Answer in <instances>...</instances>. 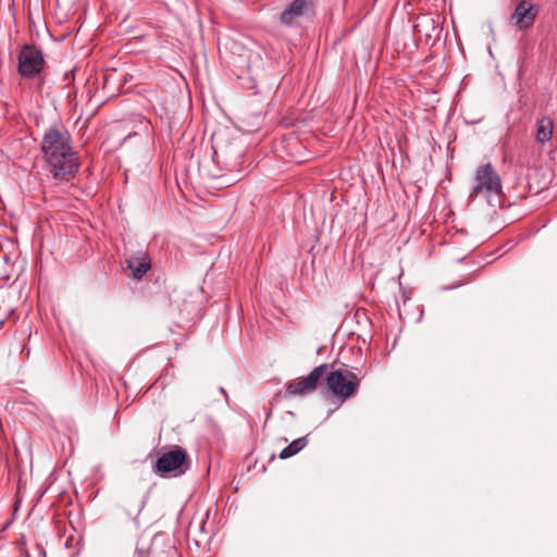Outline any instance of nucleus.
I'll return each mask as SVG.
<instances>
[{
    "mask_svg": "<svg viewBox=\"0 0 557 557\" xmlns=\"http://www.w3.org/2000/svg\"><path fill=\"white\" fill-rule=\"evenodd\" d=\"M537 12V8L529 0H521L511 14V21L519 29H528L534 24Z\"/></svg>",
    "mask_w": 557,
    "mask_h": 557,
    "instance_id": "1a4fd4ad",
    "label": "nucleus"
},
{
    "mask_svg": "<svg viewBox=\"0 0 557 557\" xmlns=\"http://www.w3.org/2000/svg\"><path fill=\"white\" fill-rule=\"evenodd\" d=\"M40 150L47 170L55 180L70 181L79 169V158L72 145L70 132L62 125H52L42 135Z\"/></svg>",
    "mask_w": 557,
    "mask_h": 557,
    "instance_id": "f257e3e1",
    "label": "nucleus"
},
{
    "mask_svg": "<svg viewBox=\"0 0 557 557\" xmlns=\"http://www.w3.org/2000/svg\"><path fill=\"white\" fill-rule=\"evenodd\" d=\"M553 135V120L548 116H543L537 120V127L535 138L541 145L550 140Z\"/></svg>",
    "mask_w": 557,
    "mask_h": 557,
    "instance_id": "f8f14e48",
    "label": "nucleus"
},
{
    "mask_svg": "<svg viewBox=\"0 0 557 557\" xmlns=\"http://www.w3.org/2000/svg\"><path fill=\"white\" fill-rule=\"evenodd\" d=\"M46 61L42 51L34 45L25 44L17 54V73L25 79L39 77L45 70Z\"/></svg>",
    "mask_w": 557,
    "mask_h": 557,
    "instance_id": "20e7f679",
    "label": "nucleus"
},
{
    "mask_svg": "<svg viewBox=\"0 0 557 557\" xmlns=\"http://www.w3.org/2000/svg\"><path fill=\"white\" fill-rule=\"evenodd\" d=\"M330 364L322 363L315 367L307 376L298 377L297 380L288 381L285 384V397H305L312 394L323 383L326 371Z\"/></svg>",
    "mask_w": 557,
    "mask_h": 557,
    "instance_id": "39448f33",
    "label": "nucleus"
},
{
    "mask_svg": "<svg viewBox=\"0 0 557 557\" xmlns=\"http://www.w3.org/2000/svg\"><path fill=\"white\" fill-rule=\"evenodd\" d=\"M151 267V260L148 253L138 252L134 255L127 261V268L132 271V275L136 280H141L143 276L147 273V271Z\"/></svg>",
    "mask_w": 557,
    "mask_h": 557,
    "instance_id": "9b49d317",
    "label": "nucleus"
},
{
    "mask_svg": "<svg viewBox=\"0 0 557 557\" xmlns=\"http://www.w3.org/2000/svg\"><path fill=\"white\" fill-rule=\"evenodd\" d=\"M220 392H221L225 397H227V394H226V392H225V389H224L223 387H220Z\"/></svg>",
    "mask_w": 557,
    "mask_h": 557,
    "instance_id": "2eb2a0df",
    "label": "nucleus"
},
{
    "mask_svg": "<svg viewBox=\"0 0 557 557\" xmlns=\"http://www.w3.org/2000/svg\"><path fill=\"white\" fill-rule=\"evenodd\" d=\"M231 148L222 147L220 150L214 149V158L218 163H223L227 171L236 172L240 170L243 150L236 149L232 154Z\"/></svg>",
    "mask_w": 557,
    "mask_h": 557,
    "instance_id": "9d476101",
    "label": "nucleus"
},
{
    "mask_svg": "<svg viewBox=\"0 0 557 557\" xmlns=\"http://www.w3.org/2000/svg\"><path fill=\"white\" fill-rule=\"evenodd\" d=\"M165 5H169L173 0H160Z\"/></svg>",
    "mask_w": 557,
    "mask_h": 557,
    "instance_id": "4468645a",
    "label": "nucleus"
},
{
    "mask_svg": "<svg viewBox=\"0 0 557 557\" xmlns=\"http://www.w3.org/2000/svg\"><path fill=\"white\" fill-rule=\"evenodd\" d=\"M308 444L307 436L299 437L289 443L288 446L284 447L280 453L281 459H287L299 453Z\"/></svg>",
    "mask_w": 557,
    "mask_h": 557,
    "instance_id": "ddd939ff",
    "label": "nucleus"
},
{
    "mask_svg": "<svg viewBox=\"0 0 557 557\" xmlns=\"http://www.w3.org/2000/svg\"><path fill=\"white\" fill-rule=\"evenodd\" d=\"M502 180L492 163H486L476 169L474 184L469 193V198L474 199L480 195L492 196L502 194Z\"/></svg>",
    "mask_w": 557,
    "mask_h": 557,
    "instance_id": "423d86ee",
    "label": "nucleus"
},
{
    "mask_svg": "<svg viewBox=\"0 0 557 557\" xmlns=\"http://www.w3.org/2000/svg\"><path fill=\"white\" fill-rule=\"evenodd\" d=\"M136 557H180L173 534L159 532L151 539L149 545L138 543Z\"/></svg>",
    "mask_w": 557,
    "mask_h": 557,
    "instance_id": "0eeeda50",
    "label": "nucleus"
},
{
    "mask_svg": "<svg viewBox=\"0 0 557 557\" xmlns=\"http://www.w3.org/2000/svg\"><path fill=\"white\" fill-rule=\"evenodd\" d=\"M189 468L190 461L187 451L183 447L175 445L156 460L152 471L161 478H170L182 475Z\"/></svg>",
    "mask_w": 557,
    "mask_h": 557,
    "instance_id": "f03ea898",
    "label": "nucleus"
},
{
    "mask_svg": "<svg viewBox=\"0 0 557 557\" xmlns=\"http://www.w3.org/2000/svg\"><path fill=\"white\" fill-rule=\"evenodd\" d=\"M323 382L327 389L342 401L352 397L359 388L360 379L347 369L326 371Z\"/></svg>",
    "mask_w": 557,
    "mask_h": 557,
    "instance_id": "7ed1b4c3",
    "label": "nucleus"
},
{
    "mask_svg": "<svg viewBox=\"0 0 557 557\" xmlns=\"http://www.w3.org/2000/svg\"><path fill=\"white\" fill-rule=\"evenodd\" d=\"M314 0H292L278 16V22L285 27L298 26L302 18L314 14Z\"/></svg>",
    "mask_w": 557,
    "mask_h": 557,
    "instance_id": "6e6552de",
    "label": "nucleus"
}]
</instances>
